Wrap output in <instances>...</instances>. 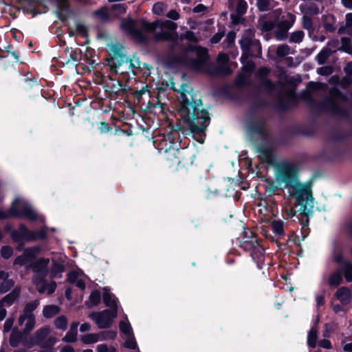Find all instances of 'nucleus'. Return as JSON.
<instances>
[{"instance_id":"nucleus-3","label":"nucleus","mask_w":352,"mask_h":352,"mask_svg":"<svg viewBox=\"0 0 352 352\" xmlns=\"http://www.w3.org/2000/svg\"><path fill=\"white\" fill-rule=\"evenodd\" d=\"M123 46L119 43L112 45L109 53V57L106 60L110 67L111 72L124 74L125 72L120 70V67L125 64L133 74H136L134 69H141L140 61L138 58H131L123 52Z\"/></svg>"},{"instance_id":"nucleus-5","label":"nucleus","mask_w":352,"mask_h":352,"mask_svg":"<svg viewBox=\"0 0 352 352\" xmlns=\"http://www.w3.org/2000/svg\"><path fill=\"white\" fill-rule=\"evenodd\" d=\"M22 219L26 218L31 221L38 220V214L34 211L30 204L16 198L14 200L12 206L7 212L0 210V219H8L9 218Z\"/></svg>"},{"instance_id":"nucleus-7","label":"nucleus","mask_w":352,"mask_h":352,"mask_svg":"<svg viewBox=\"0 0 352 352\" xmlns=\"http://www.w3.org/2000/svg\"><path fill=\"white\" fill-rule=\"evenodd\" d=\"M239 247L245 252H249L258 265L264 262L265 250L258 238H253L252 241H240Z\"/></svg>"},{"instance_id":"nucleus-23","label":"nucleus","mask_w":352,"mask_h":352,"mask_svg":"<svg viewBox=\"0 0 352 352\" xmlns=\"http://www.w3.org/2000/svg\"><path fill=\"white\" fill-rule=\"evenodd\" d=\"M78 322L72 323L69 330L63 338V341L67 343H74L77 340Z\"/></svg>"},{"instance_id":"nucleus-6","label":"nucleus","mask_w":352,"mask_h":352,"mask_svg":"<svg viewBox=\"0 0 352 352\" xmlns=\"http://www.w3.org/2000/svg\"><path fill=\"white\" fill-rule=\"evenodd\" d=\"M329 96L330 98L325 99L323 102V107L333 115L347 118L349 116L348 111L335 102V100L346 102L348 100L347 96L336 87L330 89Z\"/></svg>"},{"instance_id":"nucleus-42","label":"nucleus","mask_w":352,"mask_h":352,"mask_svg":"<svg viewBox=\"0 0 352 352\" xmlns=\"http://www.w3.org/2000/svg\"><path fill=\"white\" fill-rule=\"evenodd\" d=\"M69 50H71L69 57L74 62H78L81 60L82 50L80 48H76L74 50H72V48L67 47L65 49L66 52H68Z\"/></svg>"},{"instance_id":"nucleus-57","label":"nucleus","mask_w":352,"mask_h":352,"mask_svg":"<svg viewBox=\"0 0 352 352\" xmlns=\"http://www.w3.org/2000/svg\"><path fill=\"white\" fill-rule=\"evenodd\" d=\"M291 133L294 135H306L311 136L312 135L311 131L302 129L298 127H294L291 130Z\"/></svg>"},{"instance_id":"nucleus-38","label":"nucleus","mask_w":352,"mask_h":352,"mask_svg":"<svg viewBox=\"0 0 352 352\" xmlns=\"http://www.w3.org/2000/svg\"><path fill=\"white\" fill-rule=\"evenodd\" d=\"M54 324L57 329L65 331L67 327V319L63 315L60 316L54 320Z\"/></svg>"},{"instance_id":"nucleus-30","label":"nucleus","mask_w":352,"mask_h":352,"mask_svg":"<svg viewBox=\"0 0 352 352\" xmlns=\"http://www.w3.org/2000/svg\"><path fill=\"white\" fill-rule=\"evenodd\" d=\"M50 329L47 327H43L36 331L34 333V340L36 344H40L47 336Z\"/></svg>"},{"instance_id":"nucleus-9","label":"nucleus","mask_w":352,"mask_h":352,"mask_svg":"<svg viewBox=\"0 0 352 352\" xmlns=\"http://www.w3.org/2000/svg\"><path fill=\"white\" fill-rule=\"evenodd\" d=\"M137 20L131 17L124 19L121 24V29L127 34L136 39L137 41L144 43L146 41V36L142 31L136 27Z\"/></svg>"},{"instance_id":"nucleus-8","label":"nucleus","mask_w":352,"mask_h":352,"mask_svg":"<svg viewBox=\"0 0 352 352\" xmlns=\"http://www.w3.org/2000/svg\"><path fill=\"white\" fill-rule=\"evenodd\" d=\"M118 316V311L104 309L100 311H93L89 317L94 320L99 329H109L111 327L114 319Z\"/></svg>"},{"instance_id":"nucleus-52","label":"nucleus","mask_w":352,"mask_h":352,"mask_svg":"<svg viewBox=\"0 0 352 352\" xmlns=\"http://www.w3.org/2000/svg\"><path fill=\"white\" fill-rule=\"evenodd\" d=\"M101 340H113L117 337V331L116 330H107L100 333Z\"/></svg>"},{"instance_id":"nucleus-59","label":"nucleus","mask_w":352,"mask_h":352,"mask_svg":"<svg viewBox=\"0 0 352 352\" xmlns=\"http://www.w3.org/2000/svg\"><path fill=\"white\" fill-rule=\"evenodd\" d=\"M35 325V317H28V322H26L23 331L25 333H30Z\"/></svg>"},{"instance_id":"nucleus-29","label":"nucleus","mask_w":352,"mask_h":352,"mask_svg":"<svg viewBox=\"0 0 352 352\" xmlns=\"http://www.w3.org/2000/svg\"><path fill=\"white\" fill-rule=\"evenodd\" d=\"M39 303L38 299L27 302L23 309V314L28 317H35L33 311L38 307Z\"/></svg>"},{"instance_id":"nucleus-55","label":"nucleus","mask_w":352,"mask_h":352,"mask_svg":"<svg viewBox=\"0 0 352 352\" xmlns=\"http://www.w3.org/2000/svg\"><path fill=\"white\" fill-rule=\"evenodd\" d=\"M189 66L197 71H200L202 67L205 65L204 63H201L199 60L196 58H189L188 60Z\"/></svg>"},{"instance_id":"nucleus-36","label":"nucleus","mask_w":352,"mask_h":352,"mask_svg":"<svg viewBox=\"0 0 352 352\" xmlns=\"http://www.w3.org/2000/svg\"><path fill=\"white\" fill-rule=\"evenodd\" d=\"M272 229L276 235L282 236L285 234L283 222L280 220H274L272 223Z\"/></svg>"},{"instance_id":"nucleus-48","label":"nucleus","mask_w":352,"mask_h":352,"mask_svg":"<svg viewBox=\"0 0 352 352\" xmlns=\"http://www.w3.org/2000/svg\"><path fill=\"white\" fill-rule=\"evenodd\" d=\"M305 36V33L302 30H297L292 33L289 42L299 43H300Z\"/></svg>"},{"instance_id":"nucleus-43","label":"nucleus","mask_w":352,"mask_h":352,"mask_svg":"<svg viewBox=\"0 0 352 352\" xmlns=\"http://www.w3.org/2000/svg\"><path fill=\"white\" fill-rule=\"evenodd\" d=\"M120 330L128 337L133 335L132 327L129 322L120 321L119 323Z\"/></svg>"},{"instance_id":"nucleus-1","label":"nucleus","mask_w":352,"mask_h":352,"mask_svg":"<svg viewBox=\"0 0 352 352\" xmlns=\"http://www.w3.org/2000/svg\"><path fill=\"white\" fill-rule=\"evenodd\" d=\"M179 106L178 113L184 124L186 129L180 122L176 123L172 127V131L187 135H199L200 139L196 140L204 143L206 131L210 122L208 111L204 108L201 96L194 92L192 87L184 83L179 89Z\"/></svg>"},{"instance_id":"nucleus-2","label":"nucleus","mask_w":352,"mask_h":352,"mask_svg":"<svg viewBox=\"0 0 352 352\" xmlns=\"http://www.w3.org/2000/svg\"><path fill=\"white\" fill-rule=\"evenodd\" d=\"M276 179L279 183L284 184L285 188H292V195L296 198V205L307 208L309 201H313L311 185H302L298 182V168L295 164H281L277 168Z\"/></svg>"},{"instance_id":"nucleus-15","label":"nucleus","mask_w":352,"mask_h":352,"mask_svg":"<svg viewBox=\"0 0 352 352\" xmlns=\"http://www.w3.org/2000/svg\"><path fill=\"white\" fill-rule=\"evenodd\" d=\"M302 212H300V214L303 217V218L300 220V224H301V239L299 240L298 236H296L294 241V243L298 246L300 247V241L305 240V239L309 235V218L307 217V214L305 212L306 208H302Z\"/></svg>"},{"instance_id":"nucleus-58","label":"nucleus","mask_w":352,"mask_h":352,"mask_svg":"<svg viewBox=\"0 0 352 352\" xmlns=\"http://www.w3.org/2000/svg\"><path fill=\"white\" fill-rule=\"evenodd\" d=\"M306 13L311 15H318L320 13L319 7L316 3H311L306 8Z\"/></svg>"},{"instance_id":"nucleus-19","label":"nucleus","mask_w":352,"mask_h":352,"mask_svg":"<svg viewBox=\"0 0 352 352\" xmlns=\"http://www.w3.org/2000/svg\"><path fill=\"white\" fill-rule=\"evenodd\" d=\"M57 3L58 10L56 11L57 16L60 21L66 22L69 16L67 14L69 12L70 6L69 5V0H54Z\"/></svg>"},{"instance_id":"nucleus-24","label":"nucleus","mask_w":352,"mask_h":352,"mask_svg":"<svg viewBox=\"0 0 352 352\" xmlns=\"http://www.w3.org/2000/svg\"><path fill=\"white\" fill-rule=\"evenodd\" d=\"M47 226H43L37 230H31L30 242H34L37 241H45L47 239Z\"/></svg>"},{"instance_id":"nucleus-25","label":"nucleus","mask_w":352,"mask_h":352,"mask_svg":"<svg viewBox=\"0 0 352 352\" xmlns=\"http://www.w3.org/2000/svg\"><path fill=\"white\" fill-rule=\"evenodd\" d=\"M342 282V274L340 271L336 270L331 273L328 278V284L331 287H338Z\"/></svg>"},{"instance_id":"nucleus-62","label":"nucleus","mask_w":352,"mask_h":352,"mask_svg":"<svg viewBox=\"0 0 352 352\" xmlns=\"http://www.w3.org/2000/svg\"><path fill=\"white\" fill-rule=\"evenodd\" d=\"M131 337V338L129 337V340H127L125 342L124 346L127 349L135 350V349H138V344L135 341L134 336L133 335ZM138 350L139 349H138Z\"/></svg>"},{"instance_id":"nucleus-51","label":"nucleus","mask_w":352,"mask_h":352,"mask_svg":"<svg viewBox=\"0 0 352 352\" xmlns=\"http://www.w3.org/2000/svg\"><path fill=\"white\" fill-rule=\"evenodd\" d=\"M260 25L262 32H268L275 28L276 23L272 21H264L260 23Z\"/></svg>"},{"instance_id":"nucleus-63","label":"nucleus","mask_w":352,"mask_h":352,"mask_svg":"<svg viewBox=\"0 0 352 352\" xmlns=\"http://www.w3.org/2000/svg\"><path fill=\"white\" fill-rule=\"evenodd\" d=\"M3 52H6L8 54H10L13 56L16 62H18L19 60V51L14 50L12 45H8L6 47H5Z\"/></svg>"},{"instance_id":"nucleus-50","label":"nucleus","mask_w":352,"mask_h":352,"mask_svg":"<svg viewBox=\"0 0 352 352\" xmlns=\"http://www.w3.org/2000/svg\"><path fill=\"white\" fill-rule=\"evenodd\" d=\"M342 271L343 272V275L346 279V281L348 283L352 282V268L349 267L347 265V261L344 263V265L342 266Z\"/></svg>"},{"instance_id":"nucleus-28","label":"nucleus","mask_w":352,"mask_h":352,"mask_svg":"<svg viewBox=\"0 0 352 352\" xmlns=\"http://www.w3.org/2000/svg\"><path fill=\"white\" fill-rule=\"evenodd\" d=\"M60 312V307L55 305H45L43 309V315L46 318H52Z\"/></svg>"},{"instance_id":"nucleus-53","label":"nucleus","mask_w":352,"mask_h":352,"mask_svg":"<svg viewBox=\"0 0 352 352\" xmlns=\"http://www.w3.org/2000/svg\"><path fill=\"white\" fill-rule=\"evenodd\" d=\"M13 254V249L10 245H3L0 250V256L4 259L10 258Z\"/></svg>"},{"instance_id":"nucleus-20","label":"nucleus","mask_w":352,"mask_h":352,"mask_svg":"<svg viewBox=\"0 0 352 352\" xmlns=\"http://www.w3.org/2000/svg\"><path fill=\"white\" fill-rule=\"evenodd\" d=\"M335 296L340 301L342 305H346L350 302L351 292L349 287L343 286L338 289Z\"/></svg>"},{"instance_id":"nucleus-12","label":"nucleus","mask_w":352,"mask_h":352,"mask_svg":"<svg viewBox=\"0 0 352 352\" xmlns=\"http://www.w3.org/2000/svg\"><path fill=\"white\" fill-rule=\"evenodd\" d=\"M266 122L263 118L259 120H251L248 123V129L250 133L257 135L263 140L270 138V133L265 129Z\"/></svg>"},{"instance_id":"nucleus-32","label":"nucleus","mask_w":352,"mask_h":352,"mask_svg":"<svg viewBox=\"0 0 352 352\" xmlns=\"http://www.w3.org/2000/svg\"><path fill=\"white\" fill-rule=\"evenodd\" d=\"M186 62V55H172L166 58V65L170 67Z\"/></svg>"},{"instance_id":"nucleus-41","label":"nucleus","mask_w":352,"mask_h":352,"mask_svg":"<svg viewBox=\"0 0 352 352\" xmlns=\"http://www.w3.org/2000/svg\"><path fill=\"white\" fill-rule=\"evenodd\" d=\"M323 18H329L331 19L330 22H324L323 23V28L325 30L326 32L333 33L336 30V27L334 25L336 18L335 16L331 14L329 16H323Z\"/></svg>"},{"instance_id":"nucleus-16","label":"nucleus","mask_w":352,"mask_h":352,"mask_svg":"<svg viewBox=\"0 0 352 352\" xmlns=\"http://www.w3.org/2000/svg\"><path fill=\"white\" fill-rule=\"evenodd\" d=\"M239 45L242 51H251V47H256L257 50V54L256 57H259L262 54V48L260 41L258 40L253 41L249 37H243L239 41Z\"/></svg>"},{"instance_id":"nucleus-47","label":"nucleus","mask_w":352,"mask_h":352,"mask_svg":"<svg viewBox=\"0 0 352 352\" xmlns=\"http://www.w3.org/2000/svg\"><path fill=\"white\" fill-rule=\"evenodd\" d=\"M261 87L266 91L270 93L276 89L275 84L270 78H263L261 80Z\"/></svg>"},{"instance_id":"nucleus-27","label":"nucleus","mask_w":352,"mask_h":352,"mask_svg":"<svg viewBox=\"0 0 352 352\" xmlns=\"http://www.w3.org/2000/svg\"><path fill=\"white\" fill-rule=\"evenodd\" d=\"M333 53V52L330 48L324 47L316 56V60L319 65H323Z\"/></svg>"},{"instance_id":"nucleus-60","label":"nucleus","mask_w":352,"mask_h":352,"mask_svg":"<svg viewBox=\"0 0 352 352\" xmlns=\"http://www.w3.org/2000/svg\"><path fill=\"white\" fill-rule=\"evenodd\" d=\"M21 341V335L19 333L16 334V335L12 334L10 336V340H9L10 345L12 347H16Z\"/></svg>"},{"instance_id":"nucleus-49","label":"nucleus","mask_w":352,"mask_h":352,"mask_svg":"<svg viewBox=\"0 0 352 352\" xmlns=\"http://www.w3.org/2000/svg\"><path fill=\"white\" fill-rule=\"evenodd\" d=\"M253 238H258L256 234L249 228H245L241 235L240 241H252Z\"/></svg>"},{"instance_id":"nucleus-56","label":"nucleus","mask_w":352,"mask_h":352,"mask_svg":"<svg viewBox=\"0 0 352 352\" xmlns=\"http://www.w3.org/2000/svg\"><path fill=\"white\" fill-rule=\"evenodd\" d=\"M164 3L162 2H157L153 6V14L162 16L164 14Z\"/></svg>"},{"instance_id":"nucleus-21","label":"nucleus","mask_w":352,"mask_h":352,"mask_svg":"<svg viewBox=\"0 0 352 352\" xmlns=\"http://www.w3.org/2000/svg\"><path fill=\"white\" fill-rule=\"evenodd\" d=\"M154 39L157 42L160 41H171L173 45L170 46V49L173 50L177 43V38L170 32H159L155 33Z\"/></svg>"},{"instance_id":"nucleus-18","label":"nucleus","mask_w":352,"mask_h":352,"mask_svg":"<svg viewBox=\"0 0 352 352\" xmlns=\"http://www.w3.org/2000/svg\"><path fill=\"white\" fill-rule=\"evenodd\" d=\"M102 301L104 305L109 308V309L113 310L116 309V311H118V300L113 294L110 292V289L108 287L103 288Z\"/></svg>"},{"instance_id":"nucleus-64","label":"nucleus","mask_w":352,"mask_h":352,"mask_svg":"<svg viewBox=\"0 0 352 352\" xmlns=\"http://www.w3.org/2000/svg\"><path fill=\"white\" fill-rule=\"evenodd\" d=\"M146 92H149V90L148 89V86L147 85H145L144 87H143L142 89H140V90H136L133 93V96L134 97V98L138 101H140L142 98V96L146 93Z\"/></svg>"},{"instance_id":"nucleus-61","label":"nucleus","mask_w":352,"mask_h":352,"mask_svg":"<svg viewBox=\"0 0 352 352\" xmlns=\"http://www.w3.org/2000/svg\"><path fill=\"white\" fill-rule=\"evenodd\" d=\"M270 3L269 0H258L257 7L259 11L266 12L270 9Z\"/></svg>"},{"instance_id":"nucleus-35","label":"nucleus","mask_w":352,"mask_h":352,"mask_svg":"<svg viewBox=\"0 0 352 352\" xmlns=\"http://www.w3.org/2000/svg\"><path fill=\"white\" fill-rule=\"evenodd\" d=\"M65 270L64 265L58 263L56 262H54L52 265L51 267V277H61V273L63 272Z\"/></svg>"},{"instance_id":"nucleus-54","label":"nucleus","mask_w":352,"mask_h":352,"mask_svg":"<svg viewBox=\"0 0 352 352\" xmlns=\"http://www.w3.org/2000/svg\"><path fill=\"white\" fill-rule=\"evenodd\" d=\"M290 52V47L286 45H280L276 49V55L278 57L283 58L288 55Z\"/></svg>"},{"instance_id":"nucleus-26","label":"nucleus","mask_w":352,"mask_h":352,"mask_svg":"<svg viewBox=\"0 0 352 352\" xmlns=\"http://www.w3.org/2000/svg\"><path fill=\"white\" fill-rule=\"evenodd\" d=\"M210 73L217 76H227L232 74V69L228 65L223 64L215 67Z\"/></svg>"},{"instance_id":"nucleus-40","label":"nucleus","mask_w":352,"mask_h":352,"mask_svg":"<svg viewBox=\"0 0 352 352\" xmlns=\"http://www.w3.org/2000/svg\"><path fill=\"white\" fill-rule=\"evenodd\" d=\"M318 331L316 329H314V328L311 329L308 333L307 336V345L310 348H315L316 346V340H317V336Z\"/></svg>"},{"instance_id":"nucleus-46","label":"nucleus","mask_w":352,"mask_h":352,"mask_svg":"<svg viewBox=\"0 0 352 352\" xmlns=\"http://www.w3.org/2000/svg\"><path fill=\"white\" fill-rule=\"evenodd\" d=\"M23 80L27 84L28 88H35L37 91H41L40 84L38 82V80L36 78H29L26 76Z\"/></svg>"},{"instance_id":"nucleus-10","label":"nucleus","mask_w":352,"mask_h":352,"mask_svg":"<svg viewBox=\"0 0 352 352\" xmlns=\"http://www.w3.org/2000/svg\"><path fill=\"white\" fill-rule=\"evenodd\" d=\"M141 27L142 28L148 32H153L155 31L156 28H166L170 31H174L177 29V24L170 20H155L152 23H149L146 21L145 19H142L140 20Z\"/></svg>"},{"instance_id":"nucleus-11","label":"nucleus","mask_w":352,"mask_h":352,"mask_svg":"<svg viewBox=\"0 0 352 352\" xmlns=\"http://www.w3.org/2000/svg\"><path fill=\"white\" fill-rule=\"evenodd\" d=\"M31 230L28 229L24 223H19L18 230H14L12 233V240L18 243L17 250H20L25 242H30Z\"/></svg>"},{"instance_id":"nucleus-34","label":"nucleus","mask_w":352,"mask_h":352,"mask_svg":"<svg viewBox=\"0 0 352 352\" xmlns=\"http://www.w3.org/2000/svg\"><path fill=\"white\" fill-rule=\"evenodd\" d=\"M232 0H229L230 6L229 8L231 10L232 1ZM248 10V3L245 0H237L234 12L239 14V15H244Z\"/></svg>"},{"instance_id":"nucleus-39","label":"nucleus","mask_w":352,"mask_h":352,"mask_svg":"<svg viewBox=\"0 0 352 352\" xmlns=\"http://www.w3.org/2000/svg\"><path fill=\"white\" fill-rule=\"evenodd\" d=\"M342 47L340 49V50L351 54H352V45L351 40L349 37H342L340 39Z\"/></svg>"},{"instance_id":"nucleus-31","label":"nucleus","mask_w":352,"mask_h":352,"mask_svg":"<svg viewBox=\"0 0 352 352\" xmlns=\"http://www.w3.org/2000/svg\"><path fill=\"white\" fill-rule=\"evenodd\" d=\"M288 15L289 16V20H282L279 21L276 25L277 28L281 29L284 32H288L295 21V16L294 14L289 13Z\"/></svg>"},{"instance_id":"nucleus-45","label":"nucleus","mask_w":352,"mask_h":352,"mask_svg":"<svg viewBox=\"0 0 352 352\" xmlns=\"http://www.w3.org/2000/svg\"><path fill=\"white\" fill-rule=\"evenodd\" d=\"M89 301L91 303L92 306H97L100 304L101 301V294L99 290L95 289L89 295Z\"/></svg>"},{"instance_id":"nucleus-37","label":"nucleus","mask_w":352,"mask_h":352,"mask_svg":"<svg viewBox=\"0 0 352 352\" xmlns=\"http://www.w3.org/2000/svg\"><path fill=\"white\" fill-rule=\"evenodd\" d=\"M14 281L12 279H3L0 283V294H5L10 291L14 286Z\"/></svg>"},{"instance_id":"nucleus-13","label":"nucleus","mask_w":352,"mask_h":352,"mask_svg":"<svg viewBox=\"0 0 352 352\" xmlns=\"http://www.w3.org/2000/svg\"><path fill=\"white\" fill-rule=\"evenodd\" d=\"M39 250L40 249L37 246L25 248L23 254L17 256L14 258V265L23 266L31 263L35 258L36 254L38 253Z\"/></svg>"},{"instance_id":"nucleus-14","label":"nucleus","mask_w":352,"mask_h":352,"mask_svg":"<svg viewBox=\"0 0 352 352\" xmlns=\"http://www.w3.org/2000/svg\"><path fill=\"white\" fill-rule=\"evenodd\" d=\"M257 152L260 160L267 164L275 166L277 160L274 154V148L265 144H260L257 146Z\"/></svg>"},{"instance_id":"nucleus-17","label":"nucleus","mask_w":352,"mask_h":352,"mask_svg":"<svg viewBox=\"0 0 352 352\" xmlns=\"http://www.w3.org/2000/svg\"><path fill=\"white\" fill-rule=\"evenodd\" d=\"M50 260L45 258H39L32 263V268L34 272L40 275L43 279L48 273V264Z\"/></svg>"},{"instance_id":"nucleus-33","label":"nucleus","mask_w":352,"mask_h":352,"mask_svg":"<svg viewBox=\"0 0 352 352\" xmlns=\"http://www.w3.org/2000/svg\"><path fill=\"white\" fill-rule=\"evenodd\" d=\"M197 60H199L201 63L206 64L210 59L208 51L206 47L199 46L196 51Z\"/></svg>"},{"instance_id":"nucleus-22","label":"nucleus","mask_w":352,"mask_h":352,"mask_svg":"<svg viewBox=\"0 0 352 352\" xmlns=\"http://www.w3.org/2000/svg\"><path fill=\"white\" fill-rule=\"evenodd\" d=\"M21 289L19 287H15L8 294L3 296L0 300V307L4 305H12L14 302L19 297Z\"/></svg>"},{"instance_id":"nucleus-44","label":"nucleus","mask_w":352,"mask_h":352,"mask_svg":"<svg viewBox=\"0 0 352 352\" xmlns=\"http://www.w3.org/2000/svg\"><path fill=\"white\" fill-rule=\"evenodd\" d=\"M99 336L96 333H89L83 335L81 337V341L86 344L96 343L98 341Z\"/></svg>"},{"instance_id":"nucleus-4","label":"nucleus","mask_w":352,"mask_h":352,"mask_svg":"<svg viewBox=\"0 0 352 352\" xmlns=\"http://www.w3.org/2000/svg\"><path fill=\"white\" fill-rule=\"evenodd\" d=\"M300 76H298L297 78H292L287 81V84L292 86H296L297 82H300ZM296 88L294 87L292 89L287 91L283 96V94L279 91L277 94L276 98L275 107L283 111H288L291 106L290 103L293 105H296L298 103L299 99H307L310 98L311 96L306 90L302 91L300 96H298L295 91Z\"/></svg>"}]
</instances>
